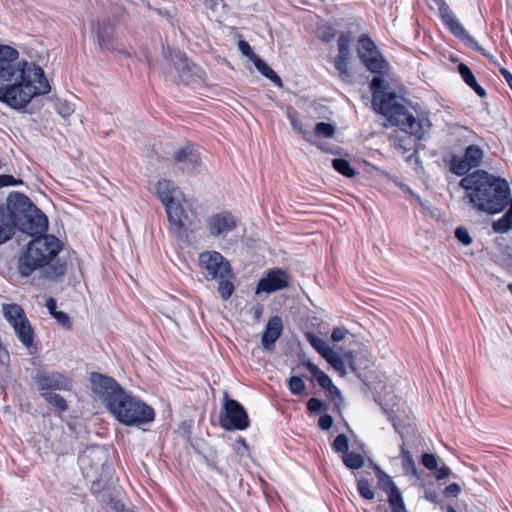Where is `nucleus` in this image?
Returning a JSON list of instances; mask_svg holds the SVG:
<instances>
[{
	"instance_id": "1",
	"label": "nucleus",
	"mask_w": 512,
	"mask_h": 512,
	"mask_svg": "<svg viewBox=\"0 0 512 512\" xmlns=\"http://www.w3.org/2000/svg\"><path fill=\"white\" fill-rule=\"evenodd\" d=\"M16 49L0 44V101L15 109H24L34 97L51 91L44 70L35 63L17 61Z\"/></svg>"
},
{
	"instance_id": "2",
	"label": "nucleus",
	"mask_w": 512,
	"mask_h": 512,
	"mask_svg": "<svg viewBox=\"0 0 512 512\" xmlns=\"http://www.w3.org/2000/svg\"><path fill=\"white\" fill-rule=\"evenodd\" d=\"M372 93V107L375 112L383 115L391 125L397 126L403 135L394 138L395 148L403 153L411 151L415 146V138L422 139V122L397 96L389 83L380 76L374 77L370 83Z\"/></svg>"
},
{
	"instance_id": "3",
	"label": "nucleus",
	"mask_w": 512,
	"mask_h": 512,
	"mask_svg": "<svg viewBox=\"0 0 512 512\" xmlns=\"http://www.w3.org/2000/svg\"><path fill=\"white\" fill-rule=\"evenodd\" d=\"M465 191V198L478 212L495 215L503 212L511 203L508 182L485 170L477 169L459 181Z\"/></svg>"
},
{
	"instance_id": "4",
	"label": "nucleus",
	"mask_w": 512,
	"mask_h": 512,
	"mask_svg": "<svg viewBox=\"0 0 512 512\" xmlns=\"http://www.w3.org/2000/svg\"><path fill=\"white\" fill-rule=\"evenodd\" d=\"M61 249L62 244L57 237L48 234L36 236L19 257V274L29 277L35 270L49 265L44 270V277L52 281L59 280L66 274L68 266L66 258L58 256Z\"/></svg>"
},
{
	"instance_id": "5",
	"label": "nucleus",
	"mask_w": 512,
	"mask_h": 512,
	"mask_svg": "<svg viewBox=\"0 0 512 512\" xmlns=\"http://www.w3.org/2000/svg\"><path fill=\"white\" fill-rule=\"evenodd\" d=\"M8 206L15 222V231L18 229L30 236H39L47 231L46 215L25 194L11 192L8 196Z\"/></svg>"
},
{
	"instance_id": "6",
	"label": "nucleus",
	"mask_w": 512,
	"mask_h": 512,
	"mask_svg": "<svg viewBox=\"0 0 512 512\" xmlns=\"http://www.w3.org/2000/svg\"><path fill=\"white\" fill-rule=\"evenodd\" d=\"M111 415L126 426H141L155 419L154 409L141 399L123 390L107 409Z\"/></svg>"
},
{
	"instance_id": "7",
	"label": "nucleus",
	"mask_w": 512,
	"mask_h": 512,
	"mask_svg": "<svg viewBox=\"0 0 512 512\" xmlns=\"http://www.w3.org/2000/svg\"><path fill=\"white\" fill-rule=\"evenodd\" d=\"M167 218L170 223V232L180 240H188L195 231L197 213L191 204L184 198L173 205H167Z\"/></svg>"
},
{
	"instance_id": "8",
	"label": "nucleus",
	"mask_w": 512,
	"mask_h": 512,
	"mask_svg": "<svg viewBox=\"0 0 512 512\" xmlns=\"http://www.w3.org/2000/svg\"><path fill=\"white\" fill-rule=\"evenodd\" d=\"M429 5L431 8L437 9L443 24L453 36L484 57L492 58V56L466 31L445 0H429Z\"/></svg>"
},
{
	"instance_id": "9",
	"label": "nucleus",
	"mask_w": 512,
	"mask_h": 512,
	"mask_svg": "<svg viewBox=\"0 0 512 512\" xmlns=\"http://www.w3.org/2000/svg\"><path fill=\"white\" fill-rule=\"evenodd\" d=\"M358 56L370 72L384 79L383 75L389 70V63L379 51L375 42L366 34L359 37Z\"/></svg>"
},
{
	"instance_id": "10",
	"label": "nucleus",
	"mask_w": 512,
	"mask_h": 512,
	"mask_svg": "<svg viewBox=\"0 0 512 512\" xmlns=\"http://www.w3.org/2000/svg\"><path fill=\"white\" fill-rule=\"evenodd\" d=\"M220 426L226 431L245 430L250 425L247 411L238 401L225 394L223 410L219 415Z\"/></svg>"
},
{
	"instance_id": "11",
	"label": "nucleus",
	"mask_w": 512,
	"mask_h": 512,
	"mask_svg": "<svg viewBox=\"0 0 512 512\" xmlns=\"http://www.w3.org/2000/svg\"><path fill=\"white\" fill-rule=\"evenodd\" d=\"M484 152L480 146L471 144L465 148L463 156L451 154L447 164L449 171L457 176H466L470 170L481 166Z\"/></svg>"
},
{
	"instance_id": "12",
	"label": "nucleus",
	"mask_w": 512,
	"mask_h": 512,
	"mask_svg": "<svg viewBox=\"0 0 512 512\" xmlns=\"http://www.w3.org/2000/svg\"><path fill=\"white\" fill-rule=\"evenodd\" d=\"M89 381L92 392L104 404L106 409L109 408L110 402L115 401L124 390L114 378L98 372H92Z\"/></svg>"
},
{
	"instance_id": "13",
	"label": "nucleus",
	"mask_w": 512,
	"mask_h": 512,
	"mask_svg": "<svg viewBox=\"0 0 512 512\" xmlns=\"http://www.w3.org/2000/svg\"><path fill=\"white\" fill-rule=\"evenodd\" d=\"M32 381L41 393L70 391L73 387L72 379L67 374L59 371L38 369L32 376Z\"/></svg>"
},
{
	"instance_id": "14",
	"label": "nucleus",
	"mask_w": 512,
	"mask_h": 512,
	"mask_svg": "<svg viewBox=\"0 0 512 512\" xmlns=\"http://www.w3.org/2000/svg\"><path fill=\"white\" fill-rule=\"evenodd\" d=\"M199 266L207 280L222 279L231 273L229 262L217 251H205L199 255Z\"/></svg>"
},
{
	"instance_id": "15",
	"label": "nucleus",
	"mask_w": 512,
	"mask_h": 512,
	"mask_svg": "<svg viewBox=\"0 0 512 512\" xmlns=\"http://www.w3.org/2000/svg\"><path fill=\"white\" fill-rule=\"evenodd\" d=\"M288 286L289 276L287 272L280 268H274L269 270L267 274L259 280L255 293L260 294L265 292L270 294L285 289Z\"/></svg>"
},
{
	"instance_id": "16",
	"label": "nucleus",
	"mask_w": 512,
	"mask_h": 512,
	"mask_svg": "<svg viewBox=\"0 0 512 512\" xmlns=\"http://www.w3.org/2000/svg\"><path fill=\"white\" fill-rule=\"evenodd\" d=\"M211 236H225L237 227V219L230 211H221L209 216L206 220Z\"/></svg>"
},
{
	"instance_id": "17",
	"label": "nucleus",
	"mask_w": 512,
	"mask_h": 512,
	"mask_svg": "<svg viewBox=\"0 0 512 512\" xmlns=\"http://www.w3.org/2000/svg\"><path fill=\"white\" fill-rule=\"evenodd\" d=\"M325 360L341 375L345 376L347 374L345 364L347 363L350 369L357 373V371L361 368V363L354 351H349L344 353L343 357H341L335 351H332L328 356H326Z\"/></svg>"
},
{
	"instance_id": "18",
	"label": "nucleus",
	"mask_w": 512,
	"mask_h": 512,
	"mask_svg": "<svg viewBox=\"0 0 512 512\" xmlns=\"http://www.w3.org/2000/svg\"><path fill=\"white\" fill-rule=\"evenodd\" d=\"M156 193L165 210H167V205H173L182 199L180 198L182 192L179 190V187L168 179H161L156 183Z\"/></svg>"
},
{
	"instance_id": "19",
	"label": "nucleus",
	"mask_w": 512,
	"mask_h": 512,
	"mask_svg": "<svg viewBox=\"0 0 512 512\" xmlns=\"http://www.w3.org/2000/svg\"><path fill=\"white\" fill-rule=\"evenodd\" d=\"M200 157L192 145H185L178 149L174 156V166L182 171H191L199 164Z\"/></svg>"
},
{
	"instance_id": "20",
	"label": "nucleus",
	"mask_w": 512,
	"mask_h": 512,
	"mask_svg": "<svg viewBox=\"0 0 512 512\" xmlns=\"http://www.w3.org/2000/svg\"><path fill=\"white\" fill-rule=\"evenodd\" d=\"M302 365L313 375L317 380L318 384L325 389L334 399L338 398L342 401L340 390L333 384L331 378L318 368L317 365L311 361L306 360L302 362Z\"/></svg>"
},
{
	"instance_id": "21",
	"label": "nucleus",
	"mask_w": 512,
	"mask_h": 512,
	"mask_svg": "<svg viewBox=\"0 0 512 512\" xmlns=\"http://www.w3.org/2000/svg\"><path fill=\"white\" fill-rule=\"evenodd\" d=\"M283 329L282 320L278 316L270 318L262 335V346L266 351L273 349L274 343L280 337Z\"/></svg>"
},
{
	"instance_id": "22",
	"label": "nucleus",
	"mask_w": 512,
	"mask_h": 512,
	"mask_svg": "<svg viewBox=\"0 0 512 512\" xmlns=\"http://www.w3.org/2000/svg\"><path fill=\"white\" fill-rule=\"evenodd\" d=\"M15 235V222L11 214V209L6 205H0V244H4Z\"/></svg>"
},
{
	"instance_id": "23",
	"label": "nucleus",
	"mask_w": 512,
	"mask_h": 512,
	"mask_svg": "<svg viewBox=\"0 0 512 512\" xmlns=\"http://www.w3.org/2000/svg\"><path fill=\"white\" fill-rule=\"evenodd\" d=\"M115 28L110 22H102L97 27V43L102 50L114 51Z\"/></svg>"
},
{
	"instance_id": "24",
	"label": "nucleus",
	"mask_w": 512,
	"mask_h": 512,
	"mask_svg": "<svg viewBox=\"0 0 512 512\" xmlns=\"http://www.w3.org/2000/svg\"><path fill=\"white\" fill-rule=\"evenodd\" d=\"M18 340L26 347L30 348L34 344V331L27 319L12 326Z\"/></svg>"
},
{
	"instance_id": "25",
	"label": "nucleus",
	"mask_w": 512,
	"mask_h": 512,
	"mask_svg": "<svg viewBox=\"0 0 512 512\" xmlns=\"http://www.w3.org/2000/svg\"><path fill=\"white\" fill-rule=\"evenodd\" d=\"M389 484L388 502L391 512H407L401 492L393 482L391 477H387Z\"/></svg>"
},
{
	"instance_id": "26",
	"label": "nucleus",
	"mask_w": 512,
	"mask_h": 512,
	"mask_svg": "<svg viewBox=\"0 0 512 512\" xmlns=\"http://www.w3.org/2000/svg\"><path fill=\"white\" fill-rule=\"evenodd\" d=\"M458 71L463 81L474 90V92L481 98L486 96L485 89L480 86L472 73L471 69L464 63L458 65Z\"/></svg>"
},
{
	"instance_id": "27",
	"label": "nucleus",
	"mask_w": 512,
	"mask_h": 512,
	"mask_svg": "<svg viewBox=\"0 0 512 512\" xmlns=\"http://www.w3.org/2000/svg\"><path fill=\"white\" fill-rule=\"evenodd\" d=\"M5 319L11 326L27 319L24 310L18 304H7L3 306Z\"/></svg>"
},
{
	"instance_id": "28",
	"label": "nucleus",
	"mask_w": 512,
	"mask_h": 512,
	"mask_svg": "<svg viewBox=\"0 0 512 512\" xmlns=\"http://www.w3.org/2000/svg\"><path fill=\"white\" fill-rule=\"evenodd\" d=\"M253 64L256 69L276 86L282 87V80L277 73L260 57H255Z\"/></svg>"
},
{
	"instance_id": "29",
	"label": "nucleus",
	"mask_w": 512,
	"mask_h": 512,
	"mask_svg": "<svg viewBox=\"0 0 512 512\" xmlns=\"http://www.w3.org/2000/svg\"><path fill=\"white\" fill-rule=\"evenodd\" d=\"M507 208L506 213L492 223V229L495 233L504 234L512 229V198Z\"/></svg>"
},
{
	"instance_id": "30",
	"label": "nucleus",
	"mask_w": 512,
	"mask_h": 512,
	"mask_svg": "<svg viewBox=\"0 0 512 512\" xmlns=\"http://www.w3.org/2000/svg\"><path fill=\"white\" fill-rule=\"evenodd\" d=\"M341 459L345 467L349 470H359L365 464L364 456L355 452L344 453Z\"/></svg>"
},
{
	"instance_id": "31",
	"label": "nucleus",
	"mask_w": 512,
	"mask_h": 512,
	"mask_svg": "<svg viewBox=\"0 0 512 512\" xmlns=\"http://www.w3.org/2000/svg\"><path fill=\"white\" fill-rule=\"evenodd\" d=\"M307 341L309 344L325 359L333 349H331L327 343L313 333L306 334Z\"/></svg>"
},
{
	"instance_id": "32",
	"label": "nucleus",
	"mask_w": 512,
	"mask_h": 512,
	"mask_svg": "<svg viewBox=\"0 0 512 512\" xmlns=\"http://www.w3.org/2000/svg\"><path fill=\"white\" fill-rule=\"evenodd\" d=\"M174 66L178 71L179 77L182 81L188 80V73L190 72V66L188 64L187 57L184 53L176 52L174 54Z\"/></svg>"
},
{
	"instance_id": "33",
	"label": "nucleus",
	"mask_w": 512,
	"mask_h": 512,
	"mask_svg": "<svg viewBox=\"0 0 512 512\" xmlns=\"http://www.w3.org/2000/svg\"><path fill=\"white\" fill-rule=\"evenodd\" d=\"M41 397L48 404L52 405L55 409H57L60 412H65L68 410V404L60 394L53 392H42Z\"/></svg>"
},
{
	"instance_id": "34",
	"label": "nucleus",
	"mask_w": 512,
	"mask_h": 512,
	"mask_svg": "<svg viewBox=\"0 0 512 512\" xmlns=\"http://www.w3.org/2000/svg\"><path fill=\"white\" fill-rule=\"evenodd\" d=\"M400 452L403 459V469L405 473L408 475H412L416 478H419L420 475L418 473L416 464L413 460L411 453L405 448L404 445L400 447Z\"/></svg>"
},
{
	"instance_id": "35",
	"label": "nucleus",
	"mask_w": 512,
	"mask_h": 512,
	"mask_svg": "<svg viewBox=\"0 0 512 512\" xmlns=\"http://www.w3.org/2000/svg\"><path fill=\"white\" fill-rule=\"evenodd\" d=\"M334 169L345 177L352 178L356 175L355 169L346 159L337 158L332 161Z\"/></svg>"
},
{
	"instance_id": "36",
	"label": "nucleus",
	"mask_w": 512,
	"mask_h": 512,
	"mask_svg": "<svg viewBox=\"0 0 512 512\" xmlns=\"http://www.w3.org/2000/svg\"><path fill=\"white\" fill-rule=\"evenodd\" d=\"M334 66L339 73V77L343 82H351L352 75L348 68V59L336 57L334 60Z\"/></svg>"
},
{
	"instance_id": "37",
	"label": "nucleus",
	"mask_w": 512,
	"mask_h": 512,
	"mask_svg": "<svg viewBox=\"0 0 512 512\" xmlns=\"http://www.w3.org/2000/svg\"><path fill=\"white\" fill-rule=\"evenodd\" d=\"M357 490L360 496L366 500H373L375 497V493L367 478L362 477L357 481Z\"/></svg>"
},
{
	"instance_id": "38",
	"label": "nucleus",
	"mask_w": 512,
	"mask_h": 512,
	"mask_svg": "<svg viewBox=\"0 0 512 512\" xmlns=\"http://www.w3.org/2000/svg\"><path fill=\"white\" fill-rule=\"evenodd\" d=\"M54 108L56 112L63 118L70 117L74 112L73 105L67 100L56 99L54 101Z\"/></svg>"
},
{
	"instance_id": "39",
	"label": "nucleus",
	"mask_w": 512,
	"mask_h": 512,
	"mask_svg": "<svg viewBox=\"0 0 512 512\" xmlns=\"http://www.w3.org/2000/svg\"><path fill=\"white\" fill-rule=\"evenodd\" d=\"M350 42L349 34H341L338 38V55L336 57L349 58L350 56Z\"/></svg>"
},
{
	"instance_id": "40",
	"label": "nucleus",
	"mask_w": 512,
	"mask_h": 512,
	"mask_svg": "<svg viewBox=\"0 0 512 512\" xmlns=\"http://www.w3.org/2000/svg\"><path fill=\"white\" fill-rule=\"evenodd\" d=\"M332 449L336 453H348L349 451V438L345 434H339L336 436L332 443Z\"/></svg>"
},
{
	"instance_id": "41",
	"label": "nucleus",
	"mask_w": 512,
	"mask_h": 512,
	"mask_svg": "<svg viewBox=\"0 0 512 512\" xmlns=\"http://www.w3.org/2000/svg\"><path fill=\"white\" fill-rule=\"evenodd\" d=\"M288 388L293 395H302L306 385L299 376H291L288 380Z\"/></svg>"
},
{
	"instance_id": "42",
	"label": "nucleus",
	"mask_w": 512,
	"mask_h": 512,
	"mask_svg": "<svg viewBox=\"0 0 512 512\" xmlns=\"http://www.w3.org/2000/svg\"><path fill=\"white\" fill-rule=\"evenodd\" d=\"M234 289V284L231 281L225 278L219 279L217 290L223 300H228L233 294Z\"/></svg>"
},
{
	"instance_id": "43",
	"label": "nucleus",
	"mask_w": 512,
	"mask_h": 512,
	"mask_svg": "<svg viewBox=\"0 0 512 512\" xmlns=\"http://www.w3.org/2000/svg\"><path fill=\"white\" fill-rule=\"evenodd\" d=\"M315 134L326 138H332L335 135V127L332 124L319 122L315 126Z\"/></svg>"
},
{
	"instance_id": "44",
	"label": "nucleus",
	"mask_w": 512,
	"mask_h": 512,
	"mask_svg": "<svg viewBox=\"0 0 512 512\" xmlns=\"http://www.w3.org/2000/svg\"><path fill=\"white\" fill-rule=\"evenodd\" d=\"M307 409L311 413L326 412L328 410V405L324 401L313 397L308 400Z\"/></svg>"
},
{
	"instance_id": "45",
	"label": "nucleus",
	"mask_w": 512,
	"mask_h": 512,
	"mask_svg": "<svg viewBox=\"0 0 512 512\" xmlns=\"http://www.w3.org/2000/svg\"><path fill=\"white\" fill-rule=\"evenodd\" d=\"M421 463L429 471H434L437 469L438 459L432 453H424L421 457Z\"/></svg>"
},
{
	"instance_id": "46",
	"label": "nucleus",
	"mask_w": 512,
	"mask_h": 512,
	"mask_svg": "<svg viewBox=\"0 0 512 512\" xmlns=\"http://www.w3.org/2000/svg\"><path fill=\"white\" fill-rule=\"evenodd\" d=\"M317 35L322 41L329 42L335 37L336 31L333 27L324 25L318 28Z\"/></svg>"
},
{
	"instance_id": "47",
	"label": "nucleus",
	"mask_w": 512,
	"mask_h": 512,
	"mask_svg": "<svg viewBox=\"0 0 512 512\" xmlns=\"http://www.w3.org/2000/svg\"><path fill=\"white\" fill-rule=\"evenodd\" d=\"M455 237L460 243H462L465 246L471 244L472 242V238L470 237L468 230L462 226L458 227L455 230Z\"/></svg>"
},
{
	"instance_id": "48",
	"label": "nucleus",
	"mask_w": 512,
	"mask_h": 512,
	"mask_svg": "<svg viewBox=\"0 0 512 512\" xmlns=\"http://www.w3.org/2000/svg\"><path fill=\"white\" fill-rule=\"evenodd\" d=\"M238 48H239L240 52L244 56L248 57L252 62H254L255 57H259L258 55H256L253 52L250 44L247 41H245V40H240L238 42Z\"/></svg>"
},
{
	"instance_id": "49",
	"label": "nucleus",
	"mask_w": 512,
	"mask_h": 512,
	"mask_svg": "<svg viewBox=\"0 0 512 512\" xmlns=\"http://www.w3.org/2000/svg\"><path fill=\"white\" fill-rule=\"evenodd\" d=\"M289 119H290V124H291V126H292L295 130H297L299 133H301V134L305 137V139H306L307 141H310V140H311V137H312V134H311V132H310V131L305 130V129L303 128L301 121H300V120H298V119H297V118H295V117H292V116H289Z\"/></svg>"
},
{
	"instance_id": "50",
	"label": "nucleus",
	"mask_w": 512,
	"mask_h": 512,
	"mask_svg": "<svg viewBox=\"0 0 512 512\" xmlns=\"http://www.w3.org/2000/svg\"><path fill=\"white\" fill-rule=\"evenodd\" d=\"M53 317L56 319L57 323L60 324L61 326L68 328V329L71 327V320L67 313L58 311L56 314H54Z\"/></svg>"
},
{
	"instance_id": "51",
	"label": "nucleus",
	"mask_w": 512,
	"mask_h": 512,
	"mask_svg": "<svg viewBox=\"0 0 512 512\" xmlns=\"http://www.w3.org/2000/svg\"><path fill=\"white\" fill-rule=\"evenodd\" d=\"M21 183V180L15 179L12 175H0V188L7 186H16Z\"/></svg>"
},
{
	"instance_id": "52",
	"label": "nucleus",
	"mask_w": 512,
	"mask_h": 512,
	"mask_svg": "<svg viewBox=\"0 0 512 512\" xmlns=\"http://www.w3.org/2000/svg\"><path fill=\"white\" fill-rule=\"evenodd\" d=\"M333 425V418L329 414L322 415L318 420V426L322 430H329Z\"/></svg>"
},
{
	"instance_id": "53",
	"label": "nucleus",
	"mask_w": 512,
	"mask_h": 512,
	"mask_svg": "<svg viewBox=\"0 0 512 512\" xmlns=\"http://www.w3.org/2000/svg\"><path fill=\"white\" fill-rule=\"evenodd\" d=\"M347 333H348L347 329H345L343 327H336L332 331L331 339L334 342H340V341L344 340Z\"/></svg>"
},
{
	"instance_id": "54",
	"label": "nucleus",
	"mask_w": 512,
	"mask_h": 512,
	"mask_svg": "<svg viewBox=\"0 0 512 512\" xmlns=\"http://www.w3.org/2000/svg\"><path fill=\"white\" fill-rule=\"evenodd\" d=\"M97 454H98V451L95 449L85 451L79 459L81 466L85 467V465H87L91 459H94L97 457Z\"/></svg>"
},
{
	"instance_id": "55",
	"label": "nucleus",
	"mask_w": 512,
	"mask_h": 512,
	"mask_svg": "<svg viewBox=\"0 0 512 512\" xmlns=\"http://www.w3.org/2000/svg\"><path fill=\"white\" fill-rule=\"evenodd\" d=\"M388 420L391 422L393 428L398 432H400L401 428V420L394 412H387Z\"/></svg>"
},
{
	"instance_id": "56",
	"label": "nucleus",
	"mask_w": 512,
	"mask_h": 512,
	"mask_svg": "<svg viewBox=\"0 0 512 512\" xmlns=\"http://www.w3.org/2000/svg\"><path fill=\"white\" fill-rule=\"evenodd\" d=\"M461 491V487L457 483H451L445 488V494L448 496L457 497Z\"/></svg>"
},
{
	"instance_id": "57",
	"label": "nucleus",
	"mask_w": 512,
	"mask_h": 512,
	"mask_svg": "<svg viewBox=\"0 0 512 512\" xmlns=\"http://www.w3.org/2000/svg\"><path fill=\"white\" fill-rule=\"evenodd\" d=\"M434 471H435V478L437 480H442L444 478H447L451 474V470L447 466H442L440 468L437 467V469Z\"/></svg>"
},
{
	"instance_id": "58",
	"label": "nucleus",
	"mask_w": 512,
	"mask_h": 512,
	"mask_svg": "<svg viewBox=\"0 0 512 512\" xmlns=\"http://www.w3.org/2000/svg\"><path fill=\"white\" fill-rule=\"evenodd\" d=\"M387 477L389 475L385 474L381 470H379V484L382 490L386 491L389 494V484L387 482Z\"/></svg>"
},
{
	"instance_id": "59",
	"label": "nucleus",
	"mask_w": 512,
	"mask_h": 512,
	"mask_svg": "<svg viewBox=\"0 0 512 512\" xmlns=\"http://www.w3.org/2000/svg\"><path fill=\"white\" fill-rule=\"evenodd\" d=\"M46 307L49 313L54 316L58 312L56 300L52 297H49L46 301Z\"/></svg>"
},
{
	"instance_id": "60",
	"label": "nucleus",
	"mask_w": 512,
	"mask_h": 512,
	"mask_svg": "<svg viewBox=\"0 0 512 512\" xmlns=\"http://www.w3.org/2000/svg\"><path fill=\"white\" fill-rule=\"evenodd\" d=\"M500 72L504 79L506 80V82L508 83L509 87L512 89V74L505 68H502Z\"/></svg>"
},
{
	"instance_id": "61",
	"label": "nucleus",
	"mask_w": 512,
	"mask_h": 512,
	"mask_svg": "<svg viewBox=\"0 0 512 512\" xmlns=\"http://www.w3.org/2000/svg\"><path fill=\"white\" fill-rule=\"evenodd\" d=\"M100 466H102L101 459H99V461H97L96 463H94V464L91 466V468H92V469L97 470Z\"/></svg>"
},
{
	"instance_id": "62",
	"label": "nucleus",
	"mask_w": 512,
	"mask_h": 512,
	"mask_svg": "<svg viewBox=\"0 0 512 512\" xmlns=\"http://www.w3.org/2000/svg\"><path fill=\"white\" fill-rule=\"evenodd\" d=\"M238 442H239L240 444H242L244 447H247V444H246V441H245V439H244V438L240 437V438L238 439Z\"/></svg>"
},
{
	"instance_id": "63",
	"label": "nucleus",
	"mask_w": 512,
	"mask_h": 512,
	"mask_svg": "<svg viewBox=\"0 0 512 512\" xmlns=\"http://www.w3.org/2000/svg\"><path fill=\"white\" fill-rule=\"evenodd\" d=\"M446 511L447 512H456V510L452 506H447Z\"/></svg>"
},
{
	"instance_id": "64",
	"label": "nucleus",
	"mask_w": 512,
	"mask_h": 512,
	"mask_svg": "<svg viewBox=\"0 0 512 512\" xmlns=\"http://www.w3.org/2000/svg\"><path fill=\"white\" fill-rule=\"evenodd\" d=\"M508 290H509V291L511 292V294H512V284H509V285H508Z\"/></svg>"
}]
</instances>
